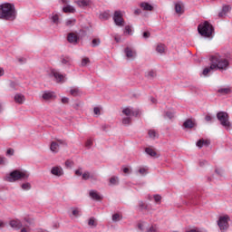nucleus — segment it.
<instances>
[{"instance_id": "nucleus-1", "label": "nucleus", "mask_w": 232, "mask_h": 232, "mask_svg": "<svg viewBox=\"0 0 232 232\" xmlns=\"http://www.w3.org/2000/svg\"><path fill=\"white\" fill-rule=\"evenodd\" d=\"M17 13L15 12V6L11 4H3L0 5V19L5 21H15Z\"/></svg>"}, {"instance_id": "nucleus-2", "label": "nucleus", "mask_w": 232, "mask_h": 232, "mask_svg": "<svg viewBox=\"0 0 232 232\" xmlns=\"http://www.w3.org/2000/svg\"><path fill=\"white\" fill-rule=\"evenodd\" d=\"M210 62L213 64L215 70H227L229 68V61L222 56L214 55L210 57Z\"/></svg>"}, {"instance_id": "nucleus-3", "label": "nucleus", "mask_w": 232, "mask_h": 232, "mask_svg": "<svg viewBox=\"0 0 232 232\" xmlns=\"http://www.w3.org/2000/svg\"><path fill=\"white\" fill-rule=\"evenodd\" d=\"M198 32L199 35H202V37H211V35H213V32H215V28H213V25L209 24V22L206 21L198 24Z\"/></svg>"}, {"instance_id": "nucleus-4", "label": "nucleus", "mask_w": 232, "mask_h": 232, "mask_svg": "<svg viewBox=\"0 0 232 232\" xmlns=\"http://www.w3.org/2000/svg\"><path fill=\"white\" fill-rule=\"evenodd\" d=\"M30 177V174L26 171H21V170H14L12 171L9 176L7 177L8 182H15V180H26Z\"/></svg>"}, {"instance_id": "nucleus-5", "label": "nucleus", "mask_w": 232, "mask_h": 232, "mask_svg": "<svg viewBox=\"0 0 232 232\" xmlns=\"http://www.w3.org/2000/svg\"><path fill=\"white\" fill-rule=\"evenodd\" d=\"M217 119L219 121L221 126L229 130L231 128V122L229 121V114L226 111H219L217 113Z\"/></svg>"}, {"instance_id": "nucleus-6", "label": "nucleus", "mask_w": 232, "mask_h": 232, "mask_svg": "<svg viewBox=\"0 0 232 232\" xmlns=\"http://www.w3.org/2000/svg\"><path fill=\"white\" fill-rule=\"evenodd\" d=\"M229 220L230 218L227 215L219 217L218 220V226L222 232H226L229 228Z\"/></svg>"}, {"instance_id": "nucleus-7", "label": "nucleus", "mask_w": 232, "mask_h": 232, "mask_svg": "<svg viewBox=\"0 0 232 232\" xmlns=\"http://www.w3.org/2000/svg\"><path fill=\"white\" fill-rule=\"evenodd\" d=\"M113 21L116 26H124V18H122V13L121 11L114 12Z\"/></svg>"}, {"instance_id": "nucleus-8", "label": "nucleus", "mask_w": 232, "mask_h": 232, "mask_svg": "<svg viewBox=\"0 0 232 232\" xmlns=\"http://www.w3.org/2000/svg\"><path fill=\"white\" fill-rule=\"evenodd\" d=\"M125 57L129 59V61H133L137 57V51L131 47H126L124 49Z\"/></svg>"}, {"instance_id": "nucleus-9", "label": "nucleus", "mask_w": 232, "mask_h": 232, "mask_svg": "<svg viewBox=\"0 0 232 232\" xmlns=\"http://www.w3.org/2000/svg\"><path fill=\"white\" fill-rule=\"evenodd\" d=\"M51 174L54 177H63V175H64V170L63 169V167H53L51 169Z\"/></svg>"}, {"instance_id": "nucleus-10", "label": "nucleus", "mask_w": 232, "mask_h": 232, "mask_svg": "<svg viewBox=\"0 0 232 232\" xmlns=\"http://www.w3.org/2000/svg\"><path fill=\"white\" fill-rule=\"evenodd\" d=\"M9 226L13 229L19 230L21 227H23V222H21L19 219H12L9 221Z\"/></svg>"}, {"instance_id": "nucleus-11", "label": "nucleus", "mask_w": 232, "mask_h": 232, "mask_svg": "<svg viewBox=\"0 0 232 232\" xmlns=\"http://www.w3.org/2000/svg\"><path fill=\"white\" fill-rule=\"evenodd\" d=\"M67 41L71 44H77V43H79V36L74 33H69L67 35Z\"/></svg>"}, {"instance_id": "nucleus-12", "label": "nucleus", "mask_w": 232, "mask_h": 232, "mask_svg": "<svg viewBox=\"0 0 232 232\" xmlns=\"http://www.w3.org/2000/svg\"><path fill=\"white\" fill-rule=\"evenodd\" d=\"M74 3L80 8H86L92 5V0H74Z\"/></svg>"}, {"instance_id": "nucleus-13", "label": "nucleus", "mask_w": 232, "mask_h": 232, "mask_svg": "<svg viewBox=\"0 0 232 232\" xmlns=\"http://www.w3.org/2000/svg\"><path fill=\"white\" fill-rule=\"evenodd\" d=\"M89 197H91L92 200H102V196H101V194L95 189H91L89 191Z\"/></svg>"}, {"instance_id": "nucleus-14", "label": "nucleus", "mask_w": 232, "mask_h": 232, "mask_svg": "<svg viewBox=\"0 0 232 232\" xmlns=\"http://www.w3.org/2000/svg\"><path fill=\"white\" fill-rule=\"evenodd\" d=\"M137 227L140 232H147L148 227H150V224L146 221H140L138 222Z\"/></svg>"}, {"instance_id": "nucleus-15", "label": "nucleus", "mask_w": 232, "mask_h": 232, "mask_svg": "<svg viewBox=\"0 0 232 232\" xmlns=\"http://www.w3.org/2000/svg\"><path fill=\"white\" fill-rule=\"evenodd\" d=\"M140 6L144 12H153V5L148 2H141Z\"/></svg>"}, {"instance_id": "nucleus-16", "label": "nucleus", "mask_w": 232, "mask_h": 232, "mask_svg": "<svg viewBox=\"0 0 232 232\" xmlns=\"http://www.w3.org/2000/svg\"><path fill=\"white\" fill-rule=\"evenodd\" d=\"M218 93H220L221 95H229V93H232V89L230 86L221 87L218 90Z\"/></svg>"}, {"instance_id": "nucleus-17", "label": "nucleus", "mask_w": 232, "mask_h": 232, "mask_svg": "<svg viewBox=\"0 0 232 232\" xmlns=\"http://www.w3.org/2000/svg\"><path fill=\"white\" fill-rule=\"evenodd\" d=\"M42 97L44 101H52V99H55V94L53 92L45 91Z\"/></svg>"}, {"instance_id": "nucleus-18", "label": "nucleus", "mask_w": 232, "mask_h": 232, "mask_svg": "<svg viewBox=\"0 0 232 232\" xmlns=\"http://www.w3.org/2000/svg\"><path fill=\"white\" fill-rule=\"evenodd\" d=\"M73 60L70 56H62L61 63L62 64H65L66 66H72V63Z\"/></svg>"}, {"instance_id": "nucleus-19", "label": "nucleus", "mask_w": 232, "mask_h": 232, "mask_svg": "<svg viewBox=\"0 0 232 232\" xmlns=\"http://www.w3.org/2000/svg\"><path fill=\"white\" fill-rule=\"evenodd\" d=\"M213 70L215 69V65H213V63H211L210 66L206 67L203 72H202V75H204V77H208V75H209V73H212Z\"/></svg>"}, {"instance_id": "nucleus-20", "label": "nucleus", "mask_w": 232, "mask_h": 232, "mask_svg": "<svg viewBox=\"0 0 232 232\" xmlns=\"http://www.w3.org/2000/svg\"><path fill=\"white\" fill-rule=\"evenodd\" d=\"M52 75H53L54 79H56V81L58 82H63V79H64V76L63 74H60L59 72L53 70L52 71Z\"/></svg>"}, {"instance_id": "nucleus-21", "label": "nucleus", "mask_w": 232, "mask_h": 232, "mask_svg": "<svg viewBox=\"0 0 232 232\" xmlns=\"http://www.w3.org/2000/svg\"><path fill=\"white\" fill-rule=\"evenodd\" d=\"M231 10V6L229 5H224L221 12L218 14V17H226L227 12Z\"/></svg>"}, {"instance_id": "nucleus-22", "label": "nucleus", "mask_w": 232, "mask_h": 232, "mask_svg": "<svg viewBox=\"0 0 232 232\" xmlns=\"http://www.w3.org/2000/svg\"><path fill=\"white\" fill-rule=\"evenodd\" d=\"M14 102H17L18 104H23V102H24V95L21 93H16L14 95Z\"/></svg>"}, {"instance_id": "nucleus-23", "label": "nucleus", "mask_w": 232, "mask_h": 232, "mask_svg": "<svg viewBox=\"0 0 232 232\" xmlns=\"http://www.w3.org/2000/svg\"><path fill=\"white\" fill-rule=\"evenodd\" d=\"M49 19H51L53 24H59V23H60V21H59V14H57L53 13L50 15Z\"/></svg>"}, {"instance_id": "nucleus-24", "label": "nucleus", "mask_w": 232, "mask_h": 232, "mask_svg": "<svg viewBox=\"0 0 232 232\" xmlns=\"http://www.w3.org/2000/svg\"><path fill=\"white\" fill-rule=\"evenodd\" d=\"M50 150L53 151V153H57L59 151V143L53 141L51 143Z\"/></svg>"}, {"instance_id": "nucleus-25", "label": "nucleus", "mask_w": 232, "mask_h": 232, "mask_svg": "<svg viewBox=\"0 0 232 232\" xmlns=\"http://www.w3.org/2000/svg\"><path fill=\"white\" fill-rule=\"evenodd\" d=\"M183 126L184 128L191 130V128L195 127V122H193L191 120H187L184 121Z\"/></svg>"}, {"instance_id": "nucleus-26", "label": "nucleus", "mask_w": 232, "mask_h": 232, "mask_svg": "<svg viewBox=\"0 0 232 232\" xmlns=\"http://www.w3.org/2000/svg\"><path fill=\"white\" fill-rule=\"evenodd\" d=\"M209 144H210V142L208 140H199L197 142L198 148H202V146H208Z\"/></svg>"}, {"instance_id": "nucleus-27", "label": "nucleus", "mask_w": 232, "mask_h": 232, "mask_svg": "<svg viewBox=\"0 0 232 232\" xmlns=\"http://www.w3.org/2000/svg\"><path fill=\"white\" fill-rule=\"evenodd\" d=\"M63 10L65 14H74L75 12V8L72 5H67L63 7Z\"/></svg>"}, {"instance_id": "nucleus-28", "label": "nucleus", "mask_w": 232, "mask_h": 232, "mask_svg": "<svg viewBox=\"0 0 232 232\" xmlns=\"http://www.w3.org/2000/svg\"><path fill=\"white\" fill-rule=\"evenodd\" d=\"M166 50V45L160 44L157 45L156 47V52H158V53H164Z\"/></svg>"}, {"instance_id": "nucleus-29", "label": "nucleus", "mask_w": 232, "mask_h": 232, "mask_svg": "<svg viewBox=\"0 0 232 232\" xmlns=\"http://www.w3.org/2000/svg\"><path fill=\"white\" fill-rule=\"evenodd\" d=\"M88 226H90V227H97V221L95 220V218H89Z\"/></svg>"}, {"instance_id": "nucleus-30", "label": "nucleus", "mask_w": 232, "mask_h": 232, "mask_svg": "<svg viewBox=\"0 0 232 232\" xmlns=\"http://www.w3.org/2000/svg\"><path fill=\"white\" fill-rule=\"evenodd\" d=\"M145 152L147 153V155H150V157L157 156V152H155V150H153V149H151V148H146Z\"/></svg>"}, {"instance_id": "nucleus-31", "label": "nucleus", "mask_w": 232, "mask_h": 232, "mask_svg": "<svg viewBox=\"0 0 232 232\" xmlns=\"http://www.w3.org/2000/svg\"><path fill=\"white\" fill-rule=\"evenodd\" d=\"M100 19H103V21H108L110 19V12L105 11L100 14Z\"/></svg>"}, {"instance_id": "nucleus-32", "label": "nucleus", "mask_w": 232, "mask_h": 232, "mask_svg": "<svg viewBox=\"0 0 232 232\" xmlns=\"http://www.w3.org/2000/svg\"><path fill=\"white\" fill-rule=\"evenodd\" d=\"M75 23H77V20H75L74 18H70L66 20L65 24L66 26L71 27V26H74Z\"/></svg>"}, {"instance_id": "nucleus-33", "label": "nucleus", "mask_w": 232, "mask_h": 232, "mask_svg": "<svg viewBox=\"0 0 232 232\" xmlns=\"http://www.w3.org/2000/svg\"><path fill=\"white\" fill-rule=\"evenodd\" d=\"M22 189H24V191H30V189H32V185L29 182L24 183L22 184Z\"/></svg>"}, {"instance_id": "nucleus-34", "label": "nucleus", "mask_w": 232, "mask_h": 232, "mask_svg": "<svg viewBox=\"0 0 232 232\" xmlns=\"http://www.w3.org/2000/svg\"><path fill=\"white\" fill-rule=\"evenodd\" d=\"M72 216L75 217L76 218L78 217H81V209L78 208H72Z\"/></svg>"}, {"instance_id": "nucleus-35", "label": "nucleus", "mask_w": 232, "mask_h": 232, "mask_svg": "<svg viewBox=\"0 0 232 232\" xmlns=\"http://www.w3.org/2000/svg\"><path fill=\"white\" fill-rule=\"evenodd\" d=\"M175 12L176 14H182V5H180V3H177L175 5Z\"/></svg>"}, {"instance_id": "nucleus-36", "label": "nucleus", "mask_w": 232, "mask_h": 232, "mask_svg": "<svg viewBox=\"0 0 232 232\" xmlns=\"http://www.w3.org/2000/svg\"><path fill=\"white\" fill-rule=\"evenodd\" d=\"M99 44H101V39H99V38H94V39L92 41V48H95V47L99 46Z\"/></svg>"}, {"instance_id": "nucleus-37", "label": "nucleus", "mask_w": 232, "mask_h": 232, "mask_svg": "<svg viewBox=\"0 0 232 232\" xmlns=\"http://www.w3.org/2000/svg\"><path fill=\"white\" fill-rule=\"evenodd\" d=\"M147 232H159V228H157V226L151 225L148 227Z\"/></svg>"}, {"instance_id": "nucleus-38", "label": "nucleus", "mask_w": 232, "mask_h": 232, "mask_svg": "<svg viewBox=\"0 0 232 232\" xmlns=\"http://www.w3.org/2000/svg\"><path fill=\"white\" fill-rule=\"evenodd\" d=\"M121 218H122V216H121L120 214H114L112 215V222H119V220H121Z\"/></svg>"}, {"instance_id": "nucleus-39", "label": "nucleus", "mask_w": 232, "mask_h": 232, "mask_svg": "<svg viewBox=\"0 0 232 232\" xmlns=\"http://www.w3.org/2000/svg\"><path fill=\"white\" fill-rule=\"evenodd\" d=\"M122 124H124L125 126H129V124H131V118L130 117L123 118Z\"/></svg>"}, {"instance_id": "nucleus-40", "label": "nucleus", "mask_w": 232, "mask_h": 232, "mask_svg": "<svg viewBox=\"0 0 232 232\" xmlns=\"http://www.w3.org/2000/svg\"><path fill=\"white\" fill-rule=\"evenodd\" d=\"M90 172L85 171L84 173L82 174V180H90Z\"/></svg>"}, {"instance_id": "nucleus-41", "label": "nucleus", "mask_w": 232, "mask_h": 232, "mask_svg": "<svg viewBox=\"0 0 232 232\" xmlns=\"http://www.w3.org/2000/svg\"><path fill=\"white\" fill-rule=\"evenodd\" d=\"M131 26L130 25H126L124 29V34L127 35H131Z\"/></svg>"}, {"instance_id": "nucleus-42", "label": "nucleus", "mask_w": 232, "mask_h": 232, "mask_svg": "<svg viewBox=\"0 0 232 232\" xmlns=\"http://www.w3.org/2000/svg\"><path fill=\"white\" fill-rule=\"evenodd\" d=\"M110 183L113 186L119 184V178L112 177L110 179Z\"/></svg>"}, {"instance_id": "nucleus-43", "label": "nucleus", "mask_w": 232, "mask_h": 232, "mask_svg": "<svg viewBox=\"0 0 232 232\" xmlns=\"http://www.w3.org/2000/svg\"><path fill=\"white\" fill-rule=\"evenodd\" d=\"M131 111H132L131 109L126 108V109H123L122 113L127 117H130V115H131Z\"/></svg>"}, {"instance_id": "nucleus-44", "label": "nucleus", "mask_w": 232, "mask_h": 232, "mask_svg": "<svg viewBox=\"0 0 232 232\" xmlns=\"http://www.w3.org/2000/svg\"><path fill=\"white\" fill-rule=\"evenodd\" d=\"M92 146H93V140H87V141L85 142V147L90 150V148H92Z\"/></svg>"}, {"instance_id": "nucleus-45", "label": "nucleus", "mask_w": 232, "mask_h": 232, "mask_svg": "<svg viewBox=\"0 0 232 232\" xmlns=\"http://www.w3.org/2000/svg\"><path fill=\"white\" fill-rule=\"evenodd\" d=\"M71 95H72L73 97H77V95H79V89H72L70 91Z\"/></svg>"}, {"instance_id": "nucleus-46", "label": "nucleus", "mask_w": 232, "mask_h": 232, "mask_svg": "<svg viewBox=\"0 0 232 232\" xmlns=\"http://www.w3.org/2000/svg\"><path fill=\"white\" fill-rule=\"evenodd\" d=\"M8 225V223H6V221L0 219V230L1 229H5V227Z\"/></svg>"}, {"instance_id": "nucleus-47", "label": "nucleus", "mask_w": 232, "mask_h": 232, "mask_svg": "<svg viewBox=\"0 0 232 232\" xmlns=\"http://www.w3.org/2000/svg\"><path fill=\"white\" fill-rule=\"evenodd\" d=\"M156 75L157 74L155 73V72L150 71L148 72L147 77H148V79H153Z\"/></svg>"}, {"instance_id": "nucleus-48", "label": "nucleus", "mask_w": 232, "mask_h": 232, "mask_svg": "<svg viewBox=\"0 0 232 232\" xmlns=\"http://www.w3.org/2000/svg\"><path fill=\"white\" fill-rule=\"evenodd\" d=\"M154 200L156 204H159L162 200V197L160 195H154Z\"/></svg>"}, {"instance_id": "nucleus-49", "label": "nucleus", "mask_w": 232, "mask_h": 232, "mask_svg": "<svg viewBox=\"0 0 232 232\" xmlns=\"http://www.w3.org/2000/svg\"><path fill=\"white\" fill-rule=\"evenodd\" d=\"M7 160L5 157H0V166H5L6 164Z\"/></svg>"}, {"instance_id": "nucleus-50", "label": "nucleus", "mask_w": 232, "mask_h": 232, "mask_svg": "<svg viewBox=\"0 0 232 232\" xmlns=\"http://www.w3.org/2000/svg\"><path fill=\"white\" fill-rule=\"evenodd\" d=\"M139 208H140V209H148V206H146L142 201L139 202Z\"/></svg>"}, {"instance_id": "nucleus-51", "label": "nucleus", "mask_w": 232, "mask_h": 232, "mask_svg": "<svg viewBox=\"0 0 232 232\" xmlns=\"http://www.w3.org/2000/svg\"><path fill=\"white\" fill-rule=\"evenodd\" d=\"M9 86H10V88H11L12 90H16V88H17V83L14 82H10Z\"/></svg>"}, {"instance_id": "nucleus-52", "label": "nucleus", "mask_w": 232, "mask_h": 232, "mask_svg": "<svg viewBox=\"0 0 232 232\" xmlns=\"http://www.w3.org/2000/svg\"><path fill=\"white\" fill-rule=\"evenodd\" d=\"M165 117H167L168 119H173V117H175V115L173 114V112L167 111L165 114Z\"/></svg>"}, {"instance_id": "nucleus-53", "label": "nucleus", "mask_w": 232, "mask_h": 232, "mask_svg": "<svg viewBox=\"0 0 232 232\" xmlns=\"http://www.w3.org/2000/svg\"><path fill=\"white\" fill-rule=\"evenodd\" d=\"M157 135V132L155 130H149V136L150 139H155V136Z\"/></svg>"}, {"instance_id": "nucleus-54", "label": "nucleus", "mask_w": 232, "mask_h": 232, "mask_svg": "<svg viewBox=\"0 0 232 232\" xmlns=\"http://www.w3.org/2000/svg\"><path fill=\"white\" fill-rule=\"evenodd\" d=\"M90 63V59L89 58H83L82 60V66H86V64Z\"/></svg>"}, {"instance_id": "nucleus-55", "label": "nucleus", "mask_w": 232, "mask_h": 232, "mask_svg": "<svg viewBox=\"0 0 232 232\" xmlns=\"http://www.w3.org/2000/svg\"><path fill=\"white\" fill-rule=\"evenodd\" d=\"M139 173L141 175H146L148 173V169L141 168L139 169Z\"/></svg>"}, {"instance_id": "nucleus-56", "label": "nucleus", "mask_w": 232, "mask_h": 232, "mask_svg": "<svg viewBox=\"0 0 232 232\" xmlns=\"http://www.w3.org/2000/svg\"><path fill=\"white\" fill-rule=\"evenodd\" d=\"M75 175L81 177L82 175V169H78L75 170Z\"/></svg>"}, {"instance_id": "nucleus-57", "label": "nucleus", "mask_w": 232, "mask_h": 232, "mask_svg": "<svg viewBox=\"0 0 232 232\" xmlns=\"http://www.w3.org/2000/svg\"><path fill=\"white\" fill-rule=\"evenodd\" d=\"M205 121L207 122H211L213 121V117L209 114H208L206 117H205Z\"/></svg>"}, {"instance_id": "nucleus-58", "label": "nucleus", "mask_w": 232, "mask_h": 232, "mask_svg": "<svg viewBox=\"0 0 232 232\" xmlns=\"http://www.w3.org/2000/svg\"><path fill=\"white\" fill-rule=\"evenodd\" d=\"M89 179H91L92 182H93V181L97 180V177L95 176V174L91 173L89 176Z\"/></svg>"}, {"instance_id": "nucleus-59", "label": "nucleus", "mask_w": 232, "mask_h": 232, "mask_svg": "<svg viewBox=\"0 0 232 232\" xmlns=\"http://www.w3.org/2000/svg\"><path fill=\"white\" fill-rule=\"evenodd\" d=\"M69 102H70V99L68 97L62 98L63 104H68Z\"/></svg>"}, {"instance_id": "nucleus-60", "label": "nucleus", "mask_w": 232, "mask_h": 232, "mask_svg": "<svg viewBox=\"0 0 232 232\" xmlns=\"http://www.w3.org/2000/svg\"><path fill=\"white\" fill-rule=\"evenodd\" d=\"M150 32H144L142 34L143 39H150Z\"/></svg>"}, {"instance_id": "nucleus-61", "label": "nucleus", "mask_w": 232, "mask_h": 232, "mask_svg": "<svg viewBox=\"0 0 232 232\" xmlns=\"http://www.w3.org/2000/svg\"><path fill=\"white\" fill-rule=\"evenodd\" d=\"M93 111L95 115H101V109H99V107H95Z\"/></svg>"}, {"instance_id": "nucleus-62", "label": "nucleus", "mask_w": 232, "mask_h": 232, "mask_svg": "<svg viewBox=\"0 0 232 232\" xmlns=\"http://www.w3.org/2000/svg\"><path fill=\"white\" fill-rule=\"evenodd\" d=\"M187 232H206V231L201 230V229H199V228H192V229H190V230H188V231H187Z\"/></svg>"}, {"instance_id": "nucleus-63", "label": "nucleus", "mask_w": 232, "mask_h": 232, "mask_svg": "<svg viewBox=\"0 0 232 232\" xmlns=\"http://www.w3.org/2000/svg\"><path fill=\"white\" fill-rule=\"evenodd\" d=\"M187 232H206V231L201 230V229H199V228H192V229H190V230H188V231H187Z\"/></svg>"}, {"instance_id": "nucleus-64", "label": "nucleus", "mask_w": 232, "mask_h": 232, "mask_svg": "<svg viewBox=\"0 0 232 232\" xmlns=\"http://www.w3.org/2000/svg\"><path fill=\"white\" fill-rule=\"evenodd\" d=\"M6 155H9V157H12V155H14V150L13 149L7 150Z\"/></svg>"}]
</instances>
